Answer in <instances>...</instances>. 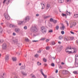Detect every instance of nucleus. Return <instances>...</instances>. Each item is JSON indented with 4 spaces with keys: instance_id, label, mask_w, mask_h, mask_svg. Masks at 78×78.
<instances>
[{
    "instance_id": "obj_58",
    "label": "nucleus",
    "mask_w": 78,
    "mask_h": 78,
    "mask_svg": "<svg viewBox=\"0 0 78 78\" xmlns=\"http://www.w3.org/2000/svg\"><path fill=\"white\" fill-rule=\"evenodd\" d=\"M37 64L38 66L39 65V62H37Z\"/></svg>"
},
{
    "instance_id": "obj_61",
    "label": "nucleus",
    "mask_w": 78,
    "mask_h": 78,
    "mask_svg": "<svg viewBox=\"0 0 78 78\" xmlns=\"http://www.w3.org/2000/svg\"><path fill=\"white\" fill-rule=\"evenodd\" d=\"M70 33H71V34H74V33L72 31H71Z\"/></svg>"
},
{
    "instance_id": "obj_35",
    "label": "nucleus",
    "mask_w": 78,
    "mask_h": 78,
    "mask_svg": "<svg viewBox=\"0 0 78 78\" xmlns=\"http://www.w3.org/2000/svg\"><path fill=\"white\" fill-rule=\"evenodd\" d=\"M65 22L67 24V26H69V23H68V21L67 20H65Z\"/></svg>"
},
{
    "instance_id": "obj_14",
    "label": "nucleus",
    "mask_w": 78,
    "mask_h": 78,
    "mask_svg": "<svg viewBox=\"0 0 78 78\" xmlns=\"http://www.w3.org/2000/svg\"><path fill=\"white\" fill-rule=\"evenodd\" d=\"M69 37V40L70 41H72V40H73V39H74V37Z\"/></svg>"
},
{
    "instance_id": "obj_2",
    "label": "nucleus",
    "mask_w": 78,
    "mask_h": 78,
    "mask_svg": "<svg viewBox=\"0 0 78 78\" xmlns=\"http://www.w3.org/2000/svg\"><path fill=\"white\" fill-rule=\"evenodd\" d=\"M30 31L31 32H34L35 33H36L38 31V29L36 27V26H34L30 28Z\"/></svg>"
},
{
    "instance_id": "obj_13",
    "label": "nucleus",
    "mask_w": 78,
    "mask_h": 78,
    "mask_svg": "<svg viewBox=\"0 0 78 78\" xmlns=\"http://www.w3.org/2000/svg\"><path fill=\"white\" fill-rule=\"evenodd\" d=\"M65 28V27L63 25H62V27H61V29L62 30H64Z\"/></svg>"
},
{
    "instance_id": "obj_29",
    "label": "nucleus",
    "mask_w": 78,
    "mask_h": 78,
    "mask_svg": "<svg viewBox=\"0 0 78 78\" xmlns=\"http://www.w3.org/2000/svg\"><path fill=\"white\" fill-rule=\"evenodd\" d=\"M62 16H63V17H64V16H66L67 15L66 14H64V13L62 14Z\"/></svg>"
},
{
    "instance_id": "obj_17",
    "label": "nucleus",
    "mask_w": 78,
    "mask_h": 78,
    "mask_svg": "<svg viewBox=\"0 0 78 78\" xmlns=\"http://www.w3.org/2000/svg\"><path fill=\"white\" fill-rule=\"evenodd\" d=\"M20 31V29L18 28H16L15 29V31L16 33H19V31Z\"/></svg>"
},
{
    "instance_id": "obj_47",
    "label": "nucleus",
    "mask_w": 78,
    "mask_h": 78,
    "mask_svg": "<svg viewBox=\"0 0 78 78\" xmlns=\"http://www.w3.org/2000/svg\"><path fill=\"white\" fill-rule=\"evenodd\" d=\"M61 33L62 34H64V31H62L61 32Z\"/></svg>"
},
{
    "instance_id": "obj_56",
    "label": "nucleus",
    "mask_w": 78,
    "mask_h": 78,
    "mask_svg": "<svg viewBox=\"0 0 78 78\" xmlns=\"http://www.w3.org/2000/svg\"><path fill=\"white\" fill-rule=\"evenodd\" d=\"M72 49H73L74 50H76V48H73Z\"/></svg>"
},
{
    "instance_id": "obj_8",
    "label": "nucleus",
    "mask_w": 78,
    "mask_h": 78,
    "mask_svg": "<svg viewBox=\"0 0 78 78\" xmlns=\"http://www.w3.org/2000/svg\"><path fill=\"white\" fill-rule=\"evenodd\" d=\"M5 2H6V4H9V0H4L3 2V4H5Z\"/></svg>"
},
{
    "instance_id": "obj_38",
    "label": "nucleus",
    "mask_w": 78,
    "mask_h": 78,
    "mask_svg": "<svg viewBox=\"0 0 78 78\" xmlns=\"http://www.w3.org/2000/svg\"><path fill=\"white\" fill-rule=\"evenodd\" d=\"M62 46H61V47H60V48H59V51H61V50H62Z\"/></svg>"
},
{
    "instance_id": "obj_12",
    "label": "nucleus",
    "mask_w": 78,
    "mask_h": 78,
    "mask_svg": "<svg viewBox=\"0 0 78 78\" xmlns=\"http://www.w3.org/2000/svg\"><path fill=\"white\" fill-rule=\"evenodd\" d=\"M50 7V5L49 4H47L46 7V9H48Z\"/></svg>"
},
{
    "instance_id": "obj_57",
    "label": "nucleus",
    "mask_w": 78,
    "mask_h": 78,
    "mask_svg": "<svg viewBox=\"0 0 78 78\" xmlns=\"http://www.w3.org/2000/svg\"><path fill=\"white\" fill-rule=\"evenodd\" d=\"M58 72V69H57L55 71V73H57Z\"/></svg>"
},
{
    "instance_id": "obj_9",
    "label": "nucleus",
    "mask_w": 78,
    "mask_h": 78,
    "mask_svg": "<svg viewBox=\"0 0 78 78\" xmlns=\"http://www.w3.org/2000/svg\"><path fill=\"white\" fill-rule=\"evenodd\" d=\"M64 41H69V37L65 36L64 38Z\"/></svg>"
},
{
    "instance_id": "obj_1",
    "label": "nucleus",
    "mask_w": 78,
    "mask_h": 78,
    "mask_svg": "<svg viewBox=\"0 0 78 78\" xmlns=\"http://www.w3.org/2000/svg\"><path fill=\"white\" fill-rule=\"evenodd\" d=\"M40 30L43 34L46 33L47 30V28L44 26H42L40 28Z\"/></svg>"
},
{
    "instance_id": "obj_36",
    "label": "nucleus",
    "mask_w": 78,
    "mask_h": 78,
    "mask_svg": "<svg viewBox=\"0 0 78 78\" xmlns=\"http://www.w3.org/2000/svg\"><path fill=\"white\" fill-rule=\"evenodd\" d=\"M65 22L67 24V26H69V23H68V21L67 20H65Z\"/></svg>"
},
{
    "instance_id": "obj_33",
    "label": "nucleus",
    "mask_w": 78,
    "mask_h": 78,
    "mask_svg": "<svg viewBox=\"0 0 78 78\" xmlns=\"http://www.w3.org/2000/svg\"><path fill=\"white\" fill-rule=\"evenodd\" d=\"M48 26H49V27H52V25H51V24L50 23H49Z\"/></svg>"
},
{
    "instance_id": "obj_46",
    "label": "nucleus",
    "mask_w": 78,
    "mask_h": 78,
    "mask_svg": "<svg viewBox=\"0 0 78 78\" xmlns=\"http://www.w3.org/2000/svg\"><path fill=\"white\" fill-rule=\"evenodd\" d=\"M3 42V40H0V42L1 43H2Z\"/></svg>"
},
{
    "instance_id": "obj_3",
    "label": "nucleus",
    "mask_w": 78,
    "mask_h": 78,
    "mask_svg": "<svg viewBox=\"0 0 78 78\" xmlns=\"http://www.w3.org/2000/svg\"><path fill=\"white\" fill-rule=\"evenodd\" d=\"M30 20V16H27L24 19L23 22L24 23H27V22H29Z\"/></svg>"
},
{
    "instance_id": "obj_18",
    "label": "nucleus",
    "mask_w": 78,
    "mask_h": 78,
    "mask_svg": "<svg viewBox=\"0 0 78 78\" xmlns=\"http://www.w3.org/2000/svg\"><path fill=\"white\" fill-rule=\"evenodd\" d=\"M3 33V29L0 27V34H2Z\"/></svg>"
},
{
    "instance_id": "obj_16",
    "label": "nucleus",
    "mask_w": 78,
    "mask_h": 78,
    "mask_svg": "<svg viewBox=\"0 0 78 78\" xmlns=\"http://www.w3.org/2000/svg\"><path fill=\"white\" fill-rule=\"evenodd\" d=\"M12 60L13 61H17V58H16V57H13L12 58Z\"/></svg>"
},
{
    "instance_id": "obj_40",
    "label": "nucleus",
    "mask_w": 78,
    "mask_h": 78,
    "mask_svg": "<svg viewBox=\"0 0 78 78\" xmlns=\"http://www.w3.org/2000/svg\"><path fill=\"white\" fill-rule=\"evenodd\" d=\"M54 20H53V18H51V19H50V21L51 22H53Z\"/></svg>"
},
{
    "instance_id": "obj_44",
    "label": "nucleus",
    "mask_w": 78,
    "mask_h": 78,
    "mask_svg": "<svg viewBox=\"0 0 78 78\" xmlns=\"http://www.w3.org/2000/svg\"><path fill=\"white\" fill-rule=\"evenodd\" d=\"M68 50H69V49H67V48H66V49H65V51H66V53H68V51H69Z\"/></svg>"
},
{
    "instance_id": "obj_63",
    "label": "nucleus",
    "mask_w": 78,
    "mask_h": 78,
    "mask_svg": "<svg viewBox=\"0 0 78 78\" xmlns=\"http://www.w3.org/2000/svg\"><path fill=\"white\" fill-rule=\"evenodd\" d=\"M49 78H54V77H51V76H50L49 77Z\"/></svg>"
},
{
    "instance_id": "obj_19",
    "label": "nucleus",
    "mask_w": 78,
    "mask_h": 78,
    "mask_svg": "<svg viewBox=\"0 0 78 78\" xmlns=\"http://www.w3.org/2000/svg\"><path fill=\"white\" fill-rule=\"evenodd\" d=\"M77 17H78V14H74V15L73 16L74 18H77Z\"/></svg>"
},
{
    "instance_id": "obj_20",
    "label": "nucleus",
    "mask_w": 78,
    "mask_h": 78,
    "mask_svg": "<svg viewBox=\"0 0 78 78\" xmlns=\"http://www.w3.org/2000/svg\"><path fill=\"white\" fill-rule=\"evenodd\" d=\"M13 42H14V43H17V42H18V40L17 39H16L15 40L13 41Z\"/></svg>"
},
{
    "instance_id": "obj_28",
    "label": "nucleus",
    "mask_w": 78,
    "mask_h": 78,
    "mask_svg": "<svg viewBox=\"0 0 78 78\" xmlns=\"http://www.w3.org/2000/svg\"><path fill=\"white\" fill-rule=\"evenodd\" d=\"M25 41L26 42H29V39L28 38H25Z\"/></svg>"
},
{
    "instance_id": "obj_52",
    "label": "nucleus",
    "mask_w": 78,
    "mask_h": 78,
    "mask_svg": "<svg viewBox=\"0 0 78 78\" xmlns=\"http://www.w3.org/2000/svg\"><path fill=\"white\" fill-rule=\"evenodd\" d=\"M12 35L13 36H16V34L15 33H13Z\"/></svg>"
},
{
    "instance_id": "obj_55",
    "label": "nucleus",
    "mask_w": 78,
    "mask_h": 78,
    "mask_svg": "<svg viewBox=\"0 0 78 78\" xmlns=\"http://www.w3.org/2000/svg\"><path fill=\"white\" fill-rule=\"evenodd\" d=\"M52 44L53 45H55V41H53L52 42Z\"/></svg>"
},
{
    "instance_id": "obj_11",
    "label": "nucleus",
    "mask_w": 78,
    "mask_h": 78,
    "mask_svg": "<svg viewBox=\"0 0 78 78\" xmlns=\"http://www.w3.org/2000/svg\"><path fill=\"white\" fill-rule=\"evenodd\" d=\"M21 73H22V75L23 76H27V73L23 71L21 72Z\"/></svg>"
},
{
    "instance_id": "obj_62",
    "label": "nucleus",
    "mask_w": 78,
    "mask_h": 78,
    "mask_svg": "<svg viewBox=\"0 0 78 78\" xmlns=\"http://www.w3.org/2000/svg\"><path fill=\"white\" fill-rule=\"evenodd\" d=\"M44 66H47V64L46 63H45L44 64Z\"/></svg>"
},
{
    "instance_id": "obj_32",
    "label": "nucleus",
    "mask_w": 78,
    "mask_h": 78,
    "mask_svg": "<svg viewBox=\"0 0 78 78\" xmlns=\"http://www.w3.org/2000/svg\"><path fill=\"white\" fill-rule=\"evenodd\" d=\"M49 17H50V16H46L44 17V18L45 19H47L48 18H49Z\"/></svg>"
},
{
    "instance_id": "obj_23",
    "label": "nucleus",
    "mask_w": 78,
    "mask_h": 78,
    "mask_svg": "<svg viewBox=\"0 0 78 78\" xmlns=\"http://www.w3.org/2000/svg\"><path fill=\"white\" fill-rule=\"evenodd\" d=\"M14 27V26L12 24H10L9 26V27L10 28H13V27Z\"/></svg>"
},
{
    "instance_id": "obj_34",
    "label": "nucleus",
    "mask_w": 78,
    "mask_h": 78,
    "mask_svg": "<svg viewBox=\"0 0 78 78\" xmlns=\"http://www.w3.org/2000/svg\"><path fill=\"white\" fill-rule=\"evenodd\" d=\"M34 56L35 58H37L39 56V55L37 54L34 55Z\"/></svg>"
},
{
    "instance_id": "obj_51",
    "label": "nucleus",
    "mask_w": 78,
    "mask_h": 78,
    "mask_svg": "<svg viewBox=\"0 0 78 78\" xmlns=\"http://www.w3.org/2000/svg\"><path fill=\"white\" fill-rule=\"evenodd\" d=\"M49 41V40L48 39H46V42H48Z\"/></svg>"
},
{
    "instance_id": "obj_41",
    "label": "nucleus",
    "mask_w": 78,
    "mask_h": 78,
    "mask_svg": "<svg viewBox=\"0 0 78 78\" xmlns=\"http://www.w3.org/2000/svg\"><path fill=\"white\" fill-rule=\"evenodd\" d=\"M43 60L44 61V62H47V59L45 58H43Z\"/></svg>"
},
{
    "instance_id": "obj_5",
    "label": "nucleus",
    "mask_w": 78,
    "mask_h": 78,
    "mask_svg": "<svg viewBox=\"0 0 78 78\" xmlns=\"http://www.w3.org/2000/svg\"><path fill=\"white\" fill-rule=\"evenodd\" d=\"M7 45L6 44H4L2 45V48L3 50H6L7 49Z\"/></svg>"
},
{
    "instance_id": "obj_49",
    "label": "nucleus",
    "mask_w": 78,
    "mask_h": 78,
    "mask_svg": "<svg viewBox=\"0 0 78 78\" xmlns=\"http://www.w3.org/2000/svg\"><path fill=\"white\" fill-rule=\"evenodd\" d=\"M39 16V14H37L36 15V17H38V16Z\"/></svg>"
},
{
    "instance_id": "obj_54",
    "label": "nucleus",
    "mask_w": 78,
    "mask_h": 78,
    "mask_svg": "<svg viewBox=\"0 0 78 78\" xmlns=\"http://www.w3.org/2000/svg\"><path fill=\"white\" fill-rule=\"evenodd\" d=\"M4 73H3V76H1V78H4Z\"/></svg>"
},
{
    "instance_id": "obj_24",
    "label": "nucleus",
    "mask_w": 78,
    "mask_h": 78,
    "mask_svg": "<svg viewBox=\"0 0 78 78\" xmlns=\"http://www.w3.org/2000/svg\"><path fill=\"white\" fill-rule=\"evenodd\" d=\"M58 39L59 40H61L62 39V36H59Z\"/></svg>"
},
{
    "instance_id": "obj_59",
    "label": "nucleus",
    "mask_w": 78,
    "mask_h": 78,
    "mask_svg": "<svg viewBox=\"0 0 78 78\" xmlns=\"http://www.w3.org/2000/svg\"><path fill=\"white\" fill-rule=\"evenodd\" d=\"M76 50H74V51L73 52V53H76V51H75Z\"/></svg>"
},
{
    "instance_id": "obj_37",
    "label": "nucleus",
    "mask_w": 78,
    "mask_h": 78,
    "mask_svg": "<svg viewBox=\"0 0 78 78\" xmlns=\"http://www.w3.org/2000/svg\"><path fill=\"white\" fill-rule=\"evenodd\" d=\"M51 66H52V67H55V64L52 63H51Z\"/></svg>"
},
{
    "instance_id": "obj_42",
    "label": "nucleus",
    "mask_w": 78,
    "mask_h": 78,
    "mask_svg": "<svg viewBox=\"0 0 78 78\" xmlns=\"http://www.w3.org/2000/svg\"><path fill=\"white\" fill-rule=\"evenodd\" d=\"M53 22L54 23H56L57 22V20H54Z\"/></svg>"
},
{
    "instance_id": "obj_50",
    "label": "nucleus",
    "mask_w": 78,
    "mask_h": 78,
    "mask_svg": "<svg viewBox=\"0 0 78 78\" xmlns=\"http://www.w3.org/2000/svg\"><path fill=\"white\" fill-rule=\"evenodd\" d=\"M37 42V41L33 40L32 41L33 42Z\"/></svg>"
},
{
    "instance_id": "obj_10",
    "label": "nucleus",
    "mask_w": 78,
    "mask_h": 78,
    "mask_svg": "<svg viewBox=\"0 0 78 78\" xmlns=\"http://www.w3.org/2000/svg\"><path fill=\"white\" fill-rule=\"evenodd\" d=\"M9 60V55H7L5 57V60L6 61Z\"/></svg>"
},
{
    "instance_id": "obj_7",
    "label": "nucleus",
    "mask_w": 78,
    "mask_h": 78,
    "mask_svg": "<svg viewBox=\"0 0 78 78\" xmlns=\"http://www.w3.org/2000/svg\"><path fill=\"white\" fill-rule=\"evenodd\" d=\"M71 24L73 26H75L76 24V21H72L71 22Z\"/></svg>"
},
{
    "instance_id": "obj_30",
    "label": "nucleus",
    "mask_w": 78,
    "mask_h": 78,
    "mask_svg": "<svg viewBox=\"0 0 78 78\" xmlns=\"http://www.w3.org/2000/svg\"><path fill=\"white\" fill-rule=\"evenodd\" d=\"M78 58H77V56H76V55H75V61H76V60L77 59H78Z\"/></svg>"
},
{
    "instance_id": "obj_27",
    "label": "nucleus",
    "mask_w": 78,
    "mask_h": 78,
    "mask_svg": "<svg viewBox=\"0 0 78 78\" xmlns=\"http://www.w3.org/2000/svg\"><path fill=\"white\" fill-rule=\"evenodd\" d=\"M68 49V50H71L72 49V48L71 47V46H70V47H68L67 48V50Z\"/></svg>"
},
{
    "instance_id": "obj_26",
    "label": "nucleus",
    "mask_w": 78,
    "mask_h": 78,
    "mask_svg": "<svg viewBox=\"0 0 78 78\" xmlns=\"http://www.w3.org/2000/svg\"><path fill=\"white\" fill-rule=\"evenodd\" d=\"M74 74H75L76 75H77L78 74V72L76 71H74L73 72Z\"/></svg>"
},
{
    "instance_id": "obj_53",
    "label": "nucleus",
    "mask_w": 78,
    "mask_h": 78,
    "mask_svg": "<svg viewBox=\"0 0 78 78\" xmlns=\"http://www.w3.org/2000/svg\"><path fill=\"white\" fill-rule=\"evenodd\" d=\"M60 3H63L64 2V0H60Z\"/></svg>"
},
{
    "instance_id": "obj_21",
    "label": "nucleus",
    "mask_w": 78,
    "mask_h": 78,
    "mask_svg": "<svg viewBox=\"0 0 78 78\" xmlns=\"http://www.w3.org/2000/svg\"><path fill=\"white\" fill-rule=\"evenodd\" d=\"M66 13L68 15H69V16H70V14H71V13H70V12H68V11H66Z\"/></svg>"
},
{
    "instance_id": "obj_15",
    "label": "nucleus",
    "mask_w": 78,
    "mask_h": 78,
    "mask_svg": "<svg viewBox=\"0 0 78 78\" xmlns=\"http://www.w3.org/2000/svg\"><path fill=\"white\" fill-rule=\"evenodd\" d=\"M23 21H20L18 22V24L19 25H21L22 24V23H23Z\"/></svg>"
},
{
    "instance_id": "obj_45",
    "label": "nucleus",
    "mask_w": 78,
    "mask_h": 78,
    "mask_svg": "<svg viewBox=\"0 0 78 78\" xmlns=\"http://www.w3.org/2000/svg\"><path fill=\"white\" fill-rule=\"evenodd\" d=\"M24 30H27V27L26 26L24 27Z\"/></svg>"
},
{
    "instance_id": "obj_22",
    "label": "nucleus",
    "mask_w": 78,
    "mask_h": 78,
    "mask_svg": "<svg viewBox=\"0 0 78 78\" xmlns=\"http://www.w3.org/2000/svg\"><path fill=\"white\" fill-rule=\"evenodd\" d=\"M30 76H31V77L32 78H35L36 77H35V76H34V74H31L30 75Z\"/></svg>"
},
{
    "instance_id": "obj_43",
    "label": "nucleus",
    "mask_w": 78,
    "mask_h": 78,
    "mask_svg": "<svg viewBox=\"0 0 78 78\" xmlns=\"http://www.w3.org/2000/svg\"><path fill=\"white\" fill-rule=\"evenodd\" d=\"M68 53L69 54H70L71 53H72V51H69L68 52Z\"/></svg>"
},
{
    "instance_id": "obj_25",
    "label": "nucleus",
    "mask_w": 78,
    "mask_h": 78,
    "mask_svg": "<svg viewBox=\"0 0 78 78\" xmlns=\"http://www.w3.org/2000/svg\"><path fill=\"white\" fill-rule=\"evenodd\" d=\"M45 38H41V39L40 40V41H45Z\"/></svg>"
},
{
    "instance_id": "obj_6",
    "label": "nucleus",
    "mask_w": 78,
    "mask_h": 78,
    "mask_svg": "<svg viewBox=\"0 0 78 78\" xmlns=\"http://www.w3.org/2000/svg\"><path fill=\"white\" fill-rule=\"evenodd\" d=\"M40 72L41 74H42V75L44 76V78H47V75H45L43 73L42 69H41L40 70Z\"/></svg>"
},
{
    "instance_id": "obj_48",
    "label": "nucleus",
    "mask_w": 78,
    "mask_h": 78,
    "mask_svg": "<svg viewBox=\"0 0 78 78\" xmlns=\"http://www.w3.org/2000/svg\"><path fill=\"white\" fill-rule=\"evenodd\" d=\"M53 32V30H49V33H52Z\"/></svg>"
},
{
    "instance_id": "obj_39",
    "label": "nucleus",
    "mask_w": 78,
    "mask_h": 78,
    "mask_svg": "<svg viewBox=\"0 0 78 78\" xmlns=\"http://www.w3.org/2000/svg\"><path fill=\"white\" fill-rule=\"evenodd\" d=\"M49 49H50V47H49L48 46L46 47V50H49Z\"/></svg>"
},
{
    "instance_id": "obj_4",
    "label": "nucleus",
    "mask_w": 78,
    "mask_h": 78,
    "mask_svg": "<svg viewBox=\"0 0 78 78\" xmlns=\"http://www.w3.org/2000/svg\"><path fill=\"white\" fill-rule=\"evenodd\" d=\"M4 17L8 20H10V16L7 14H4Z\"/></svg>"
},
{
    "instance_id": "obj_64",
    "label": "nucleus",
    "mask_w": 78,
    "mask_h": 78,
    "mask_svg": "<svg viewBox=\"0 0 78 78\" xmlns=\"http://www.w3.org/2000/svg\"><path fill=\"white\" fill-rule=\"evenodd\" d=\"M14 78H18V77L17 76H15Z\"/></svg>"
},
{
    "instance_id": "obj_60",
    "label": "nucleus",
    "mask_w": 78,
    "mask_h": 78,
    "mask_svg": "<svg viewBox=\"0 0 78 78\" xmlns=\"http://www.w3.org/2000/svg\"><path fill=\"white\" fill-rule=\"evenodd\" d=\"M73 26H73V25L72 26L71 25V26H70V28H72L73 27Z\"/></svg>"
},
{
    "instance_id": "obj_31",
    "label": "nucleus",
    "mask_w": 78,
    "mask_h": 78,
    "mask_svg": "<svg viewBox=\"0 0 78 78\" xmlns=\"http://www.w3.org/2000/svg\"><path fill=\"white\" fill-rule=\"evenodd\" d=\"M55 28L57 30H58V29H59V26H56Z\"/></svg>"
}]
</instances>
